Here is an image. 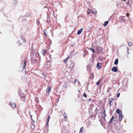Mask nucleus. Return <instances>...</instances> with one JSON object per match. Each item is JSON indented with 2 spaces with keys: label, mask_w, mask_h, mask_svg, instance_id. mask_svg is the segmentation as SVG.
I'll use <instances>...</instances> for the list:
<instances>
[{
  "label": "nucleus",
  "mask_w": 133,
  "mask_h": 133,
  "mask_svg": "<svg viewBox=\"0 0 133 133\" xmlns=\"http://www.w3.org/2000/svg\"><path fill=\"white\" fill-rule=\"evenodd\" d=\"M128 45L130 46H132V43L131 42H129L128 43Z\"/></svg>",
  "instance_id": "nucleus-22"
},
{
  "label": "nucleus",
  "mask_w": 133,
  "mask_h": 133,
  "mask_svg": "<svg viewBox=\"0 0 133 133\" xmlns=\"http://www.w3.org/2000/svg\"><path fill=\"white\" fill-rule=\"evenodd\" d=\"M90 50L92 51L94 53L95 52V51L94 49H90Z\"/></svg>",
  "instance_id": "nucleus-27"
},
{
  "label": "nucleus",
  "mask_w": 133,
  "mask_h": 133,
  "mask_svg": "<svg viewBox=\"0 0 133 133\" xmlns=\"http://www.w3.org/2000/svg\"><path fill=\"white\" fill-rule=\"evenodd\" d=\"M105 110H104V111H103V114L104 115V117H105L106 116V115H105Z\"/></svg>",
  "instance_id": "nucleus-35"
},
{
  "label": "nucleus",
  "mask_w": 133,
  "mask_h": 133,
  "mask_svg": "<svg viewBox=\"0 0 133 133\" xmlns=\"http://www.w3.org/2000/svg\"><path fill=\"white\" fill-rule=\"evenodd\" d=\"M64 117L65 118H66L67 115H66V114L65 113H64Z\"/></svg>",
  "instance_id": "nucleus-31"
},
{
  "label": "nucleus",
  "mask_w": 133,
  "mask_h": 133,
  "mask_svg": "<svg viewBox=\"0 0 133 133\" xmlns=\"http://www.w3.org/2000/svg\"><path fill=\"white\" fill-rule=\"evenodd\" d=\"M118 58L116 59L114 62V64L115 65H117L118 64Z\"/></svg>",
  "instance_id": "nucleus-13"
},
{
  "label": "nucleus",
  "mask_w": 133,
  "mask_h": 133,
  "mask_svg": "<svg viewBox=\"0 0 133 133\" xmlns=\"http://www.w3.org/2000/svg\"><path fill=\"white\" fill-rule=\"evenodd\" d=\"M50 118V115H49L48 116V119L49 118V119Z\"/></svg>",
  "instance_id": "nucleus-40"
},
{
  "label": "nucleus",
  "mask_w": 133,
  "mask_h": 133,
  "mask_svg": "<svg viewBox=\"0 0 133 133\" xmlns=\"http://www.w3.org/2000/svg\"><path fill=\"white\" fill-rule=\"evenodd\" d=\"M108 21H105L103 24V25L104 26H106L108 24Z\"/></svg>",
  "instance_id": "nucleus-16"
},
{
  "label": "nucleus",
  "mask_w": 133,
  "mask_h": 133,
  "mask_svg": "<svg viewBox=\"0 0 133 133\" xmlns=\"http://www.w3.org/2000/svg\"><path fill=\"white\" fill-rule=\"evenodd\" d=\"M101 66V64L100 63H98L97 64V67L98 69H99Z\"/></svg>",
  "instance_id": "nucleus-6"
},
{
  "label": "nucleus",
  "mask_w": 133,
  "mask_h": 133,
  "mask_svg": "<svg viewBox=\"0 0 133 133\" xmlns=\"http://www.w3.org/2000/svg\"><path fill=\"white\" fill-rule=\"evenodd\" d=\"M31 128L32 129H34L35 128L34 125H31Z\"/></svg>",
  "instance_id": "nucleus-34"
},
{
  "label": "nucleus",
  "mask_w": 133,
  "mask_h": 133,
  "mask_svg": "<svg viewBox=\"0 0 133 133\" xmlns=\"http://www.w3.org/2000/svg\"><path fill=\"white\" fill-rule=\"evenodd\" d=\"M92 13H93L94 14H96L97 11L95 9H94V10H93L92 11Z\"/></svg>",
  "instance_id": "nucleus-15"
},
{
  "label": "nucleus",
  "mask_w": 133,
  "mask_h": 133,
  "mask_svg": "<svg viewBox=\"0 0 133 133\" xmlns=\"http://www.w3.org/2000/svg\"><path fill=\"white\" fill-rule=\"evenodd\" d=\"M83 130V127H82L80 130V131H79V133H82Z\"/></svg>",
  "instance_id": "nucleus-19"
},
{
  "label": "nucleus",
  "mask_w": 133,
  "mask_h": 133,
  "mask_svg": "<svg viewBox=\"0 0 133 133\" xmlns=\"http://www.w3.org/2000/svg\"><path fill=\"white\" fill-rule=\"evenodd\" d=\"M91 11L90 10H88L87 11V14H89L90 13H91Z\"/></svg>",
  "instance_id": "nucleus-30"
},
{
  "label": "nucleus",
  "mask_w": 133,
  "mask_h": 133,
  "mask_svg": "<svg viewBox=\"0 0 133 133\" xmlns=\"http://www.w3.org/2000/svg\"><path fill=\"white\" fill-rule=\"evenodd\" d=\"M100 79H99V80L98 81L96 82V84L97 85H99V84L100 82Z\"/></svg>",
  "instance_id": "nucleus-25"
},
{
  "label": "nucleus",
  "mask_w": 133,
  "mask_h": 133,
  "mask_svg": "<svg viewBox=\"0 0 133 133\" xmlns=\"http://www.w3.org/2000/svg\"><path fill=\"white\" fill-rule=\"evenodd\" d=\"M126 0H123V1H125Z\"/></svg>",
  "instance_id": "nucleus-46"
},
{
  "label": "nucleus",
  "mask_w": 133,
  "mask_h": 133,
  "mask_svg": "<svg viewBox=\"0 0 133 133\" xmlns=\"http://www.w3.org/2000/svg\"><path fill=\"white\" fill-rule=\"evenodd\" d=\"M51 90V88L50 87H48L46 89V93H48L50 92Z\"/></svg>",
  "instance_id": "nucleus-8"
},
{
  "label": "nucleus",
  "mask_w": 133,
  "mask_h": 133,
  "mask_svg": "<svg viewBox=\"0 0 133 133\" xmlns=\"http://www.w3.org/2000/svg\"><path fill=\"white\" fill-rule=\"evenodd\" d=\"M101 125H104V124H103V123H102V122H101Z\"/></svg>",
  "instance_id": "nucleus-41"
},
{
  "label": "nucleus",
  "mask_w": 133,
  "mask_h": 133,
  "mask_svg": "<svg viewBox=\"0 0 133 133\" xmlns=\"http://www.w3.org/2000/svg\"><path fill=\"white\" fill-rule=\"evenodd\" d=\"M47 30L46 29H45L43 31V33L44 34V35L46 36H47V35L46 34V33H47Z\"/></svg>",
  "instance_id": "nucleus-17"
},
{
  "label": "nucleus",
  "mask_w": 133,
  "mask_h": 133,
  "mask_svg": "<svg viewBox=\"0 0 133 133\" xmlns=\"http://www.w3.org/2000/svg\"><path fill=\"white\" fill-rule=\"evenodd\" d=\"M111 70L112 71L114 72H117L118 71L117 69L115 67H113L112 69Z\"/></svg>",
  "instance_id": "nucleus-5"
},
{
  "label": "nucleus",
  "mask_w": 133,
  "mask_h": 133,
  "mask_svg": "<svg viewBox=\"0 0 133 133\" xmlns=\"http://www.w3.org/2000/svg\"><path fill=\"white\" fill-rule=\"evenodd\" d=\"M83 28H82L78 30L77 32V34L78 35H79L80 34L83 30Z\"/></svg>",
  "instance_id": "nucleus-7"
},
{
  "label": "nucleus",
  "mask_w": 133,
  "mask_h": 133,
  "mask_svg": "<svg viewBox=\"0 0 133 133\" xmlns=\"http://www.w3.org/2000/svg\"><path fill=\"white\" fill-rule=\"evenodd\" d=\"M36 23L37 25H39L40 24V22L39 20H37L36 21Z\"/></svg>",
  "instance_id": "nucleus-23"
},
{
  "label": "nucleus",
  "mask_w": 133,
  "mask_h": 133,
  "mask_svg": "<svg viewBox=\"0 0 133 133\" xmlns=\"http://www.w3.org/2000/svg\"><path fill=\"white\" fill-rule=\"evenodd\" d=\"M76 82V80H75V81H74V83H75Z\"/></svg>",
  "instance_id": "nucleus-43"
},
{
  "label": "nucleus",
  "mask_w": 133,
  "mask_h": 133,
  "mask_svg": "<svg viewBox=\"0 0 133 133\" xmlns=\"http://www.w3.org/2000/svg\"><path fill=\"white\" fill-rule=\"evenodd\" d=\"M116 112L119 115H121V114H122V112L120 111V110L119 109H117L116 110Z\"/></svg>",
  "instance_id": "nucleus-11"
},
{
  "label": "nucleus",
  "mask_w": 133,
  "mask_h": 133,
  "mask_svg": "<svg viewBox=\"0 0 133 133\" xmlns=\"http://www.w3.org/2000/svg\"><path fill=\"white\" fill-rule=\"evenodd\" d=\"M17 43L19 45H21V43L19 41L17 42Z\"/></svg>",
  "instance_id": "nucleus-28"
},
{
  "label": "nucleus",
  "mask_w": 133,
  "mask_h": 133,
  "mask_svg": "<svg viewBox=\"0 0 133 133\" xmlns=\"http://www.w3.org/2000/svg\"><path fill=\"white\" fill-rule=\"evenodd\" d=\"M120 93H118L117 95V97H118L119 96V95H120Z\"/></svg>",
  "instance_id": "nucleus-37"
},
{
  "label": "nucleus",
  "mask_w": 133,
  "mask_h": 133,
  "mask_svg": "<svg viewBox=\"0 0 133 133\" xmlns=\"http://www.w3.org/2000/svg\"><path fill=\"white\" fill-rule=\"evenodd\" d=\"M10 105L13 108L16 107V104L15 103H12L11 102L10 103Z\"/></svg>",
  "instance_id": "nucleus-10"
},
{
  "label": "nucleus",
  "mask_w": 133,
  "mask_h": 133,
  "mask_svg": "<svg viewBox=\"0 0 133 133\" xmlns=\"http://www.w3.org/2000/svg\"><path fill=\"white\" fill-rule=\"evenodd\" d=\"M121 20L122 21H125V19L124 18V17H121L120 18Z\"/></svg>",
  "instance_id": "nucleus-26"
},
{
  "label": "nucleus",
  "mask_w": 133,
  "mask_h": 133,
  "mask_svg": "<svg viewBox=\"0 0 133 133\" xmlns=\"http://www.w3.org/2000/svg\"><path fill=\"white\" fill-rule=\"evenodd\" d=\"M51 65V62L50 61L46 62L44 64V67L45 68H49L50 67Z\"/></svg>",
  "instance_id": "nucleus-1"
},
{
  "label": "nucleus",
  "mask_w": 133,
  "mask_h": 133,
  "mask_svg": "<svg viewBox=\"0 0 133 133\" xmlns=\"http://www.w3.org/2000/svg\"><path fill=\"white\" fill-rule=\"evenodd\" d=\"M26 61H22L21 63V67L23 68V69H24L25 67L26 63Z\"/></svg>",
  "instance_id": "nucleus-2"
},
{
  "label": "nucleus",
  "mask_w": 133,
  "mask_h": 133,
  "mask_svg": "<svg viewBox=\"0 0 133 133\" xmlns=\"http://www.w3.org/2000/svg\"><path fill=\"white\" fill-rule=\"evenodd\" d=\"M19 21H22L24 22V23L26 21V19L24 18H23V17L22 16L21 17L19 18Z\"/></svg>",
  "instance_id": "nucleus-3"
},
{
  "label": "nucleus",
  "mask_w": 133,
  "mask_h": 133,
  "mask_svg": "<svg viewBox=\"0 0 133 133\" xmlns=\"http://www.w3.org/2000/svg\"><path fill=\"white\" fill-rule=\"evenodd\" d=\"M42 53L43 56L45 54H46V50H42L41 51Z\"/></svg>",
  "instance_id": "nucleus-12"
},
{
  "label": "nucleus",
  "mask_w": 133,
  "mask_h": 133,
  "mask_svg": "<svg viewBox=\"0 0 133 133\" xmlns=\"http://www.w3.org/2000/svg\"><path fill=\"white\" fill-rule=\"evenodd\" d=\"M114 117V116H112V118H111L110 119V120L109 122V123H110L112 122V120L113 119Z\"/></svg>",
  "instance_id": "nucleus-18"
},
{
  "label": "nucleus",
  "mask_w": 133,
  "mask_h": 133,
  "mask_svg": "<svg viewBox=\"0 0 133 133\" xmlns=\"http://www.w3.org/2000/svg\"><path fill=\"white\" fill-rule=\"evenodd\" d=\"M49 118L47 119V122L46 125H48V123H49Z\"/></svg>",
  "instance_id": "nucleus-36"
},
{
  "label": "nucleus",
  "mask_w": 133,
  "mask_h": 133,
  "mask_svg": "<svg viewBox=\"0 0 133 133\" xmlns=\"http://www.w3.org/2000/svg\"><path fill=\"white\" fill-rule=\"evenodd\" d=\"M32 116H31V118H32Z\"/></svg>",
  "instance_id": "nucleus-47"
},
{
  "label": "nucleus",
  "mask_w": 133,
  "mask_h": 133,
  "mask_svg": "<svg viewBox=\"0 0 133 133\" xmlns=\"http://www.w3.org/2000/svg\"><path fill=\"white\" fill-rule=\"evenodd\" d=\"M21 38L22 39L23 41V42H24V43H25L26 41L25 39L23 37H21Z\"/></svg>",
  "instance_id": "nucleus-20"
},
{
  "label": "nucleus",
  "mask_w": 133,
  "mask_h": 133,
  "mask_svg": "<svg viewBox=\"0 0 133 133\" xmlns=\"http://www.w3.org/2000/svg\"><path fill=\"white\" fill-rule=\"evenodd\" d=\"M129 14L128 13H127L126 14V16L127 17H128V16H129Z\"/></svg>",
  "instance_id": "nucleus-39"
},
{
  "label": "nucleus",
  "mask_w": 133,
  "mask_h": 133,
  "mask_svg": "<svg viewBox=\"0 0 133 133\" xmlns=\"http://www.w3.org/2000/svg\"><path fill=\"white\" fill-rule=\"evenodd\" d=\"M83 96L85 97H87V95H86V93H85V92L83 94Z\"/></svg>",
  "instance_id": "nucleus-29"
},
{
  "label": "nucleus",
  "mask_w": 133,
  "mask_h": 133,
  "mask_svg": "<svg viewBox=\"0 0 133 133\" xmlns=\"http://www.w3.org/2000/svg\"><path fill=\"white\" fill-rule=\"evenodd\" d=\"M17 0H15L13 1V3L14 4H16L17 3Z\"/></svg>",
  "instance_id": "nucleus-24"
},
{
  "label": "nucleus",
  "mask_w": 133,
  "mask_h": 133,
  "mask_svg": "<svg viewBox=\"0 0 133 133\" xmlns=\"http://www.w3.org/2000/svg\"><path fill=\"white\" fill-rule=\"evenodd\" d=\"M127 49H128V54H129V48H127Z\"/></svg>",
  "instance_id": "nucleus-42"
},
{
  "label": "nucleus",
  "mask_w": 133,
  "mask_h": 133,
  "mask_svg": "<svg viewBox=\"0 0 133 133\" xmlns=\"http://www.w3.org/2000/svg\"><path fill=\"white\" fill-rule=\"evenodd\" d=\"M46 22L48 23H49L50 22V18H49L48 17L46 21Z\"/></svg>",
  "instance_id": "nucleus-21"
},
{
  "label": "nucleus",
  "mask_w": 133,
  "mask_h": 133,
  "mask_svg": "<svg viewBox=\"0 0 133 133\" xmlns=\"http://www.w3.org/2000/svg\"><path fill=\"white\" fill-rule=\"evenodd\" d=\"M42 75H43L44 76V77H46V75H45L44 74V73H42Z\"/></svg>",
  "instance_id": "nucleus-38"
},
{
  "label": "nucleus",
  "mask_w": 133,
  "mask_h": 133,
  "mask_svg": "<svg viewBox=\"0 0 133 133\" xmlns=\"http://www.w3.org/2000/svg\"><path fill=\"white\" fill-rule=\"evenodd\" d=\"M122 119V114H121L119 115V121H121Z\"/></svg>",
  "instance_id": "nucleus-14"
},
{
  "label": "nucleus",
  "mask_w": 133,
  "mask_h": 133,
  "mask_svg": "<svg viewBox=\"0 0 133 133\" xmlns=\"http://www.w3.org/2000/svg\"><path fill=\"white\" fill-rule=\"evenodd\" d=\"M78 92L79 93H81V91L80 90H79Z\"/></svg>",
  "instance_id": "nucleus-45"
},
{
  "label": "nucleus",
  "mask_w": 133,
  "mask_h": 133,
  "mask_svg": "<svg viewBox=\"0 0 133 133\" xmlns=\"http://www.w3.org/2000/svg\"><path fill=\"white\" fill-rule=\"evenodd\" d=\"M87 70H90V67L89 66L87 65Z\"/></svg>",
  "instance_id": "nucleus-33"
},
{
  "label": "nucleus",
  "mask_w": 133,
  "mask_h": 133,
  "mask_svg": "<svg viewBox=\"0 0 133 133\" xmlns=\"http://www.w3.org/2000/svg\"><path fill=\"white\" fill-rule=\"evenodd\" d=\"M69 58V57H67V58L66 59H65L64 60V61L65 62L67 60V59Z\"/></svg>",
  "instance_id": "nucleus-32"
},
{
  "label": "nucleus",
  "mask_w": 133,
  "mask_h": 133,
  "mask_svg": "<svg viewBox=\"0 0 133 133\" xmlns=\"http://www.w3.org/2000/svg\"><path fill=\"white\" fill-rule=\"evenodd\" d=\"M74 66V62H71L70 65V67L72 69Z\"/></svg>",
  "instance_id": "nucleus-9"
},
{
  "label": "nucleus",
  "mask_w": 133,
  "mask_h": 133,
  "mask_svg": "<svg viewBox=\"0 0 133 133\" xmlns=\"http://www.w3.org/2000/svg\"><path fill=\"white\" fill-rule=\"evenodd\" d=\"M91 98H90V99H89V101H91Z\"/></svg>",
  "instance_id": "nucleus-44"
},
{
  "label": "nucleus",
  "mask_w": 133,
  "mask_h": 133,
  "mask_svg": "<svg viewBox=\"0 0 133 133\" xmlns=\"http://www.w3.org/2000/svg\"><path fill=\"white\" fill-rule=\"evenodd\" d=\"M113 99H113L112 98H110L109 99V103L110 106H111L112 105V101Z\"/></svg>",
  "instance_id": "nucleus-4"
}]
</instances>
